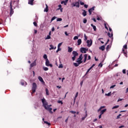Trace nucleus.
Instances as JSON below:
<instances>
[{"label":"nucleus","mask_w":128,"mask_h":128,"mask_svg":"<svg viewBox=\"0 0 128 128\" xmlns=\"http://www.w3.org/2000/svg\"><path fill=\"white\" fill-rule=\"evenodd\" d=\"M42 102L43 106H44L45 110H46L50 112V114H52V108H50L52 105L48 106V102L46 100V99L44 98H43L42 99Z\"/></svg>","instance_id":"f257e3e1"},{"label":"nucleus","mask_w":128,"mask_h":128,"mask_svg":"<svg viewBox=\"0 0 128 128\" xmlns=\"http://www.w3.org/2000/svg\"><path fill=\"white\" fill-rule=\"evenodd\" d=\"M82 54H80L78 58L76 60V62L78 63L74 62V66L78 67V66H80V64H82Z\"/></svg>","instance_id":"f03ea898"},{"label":"nucleus","mask_w":128,"mask_h":128,"mask_svg":"<svg viewBox=\"0 0 128 128\" xmlns=\"http://www.w3.org/2000/svg\"><path fill=\"white\" fill-rule=\"evenodd\" d=\"M128 50V45L125 44L122 50V54H124V56H125L126 58H128V50Z\"/></svg>","instance_id":"7ed1b4c3"},{"label":"nucleus","mask_w":128,"mask_h":128,"mask_svg":"<svg viewBox=\"0 0 128 128\" xmlns=\"http://www.w3.org/2000/svg\"><path fill=\"white\" fill-rule=\"evenodd\" d=\"M106 108V106H100V108L98 110V112H100V114H104V112H106V109L102 110V108Z\"/></svg>","instance_id":"20e7f679"},{"label":"nucleus","mask_w":128,"mask_h":128,"mask_svg":"<svg viewBox=\"0 0 128 128\" xmlns=\"http://www.w3.org/2000/svg\"><path fill=\"white\" fill-rule=\"evenodd\" d=\"M36 84L34 82L32 84V94H34V92H36Z\"/></svg>","instance_id":"39448f33"},{"label":"nucleus","mask_w":128,"mask_h":128,"mask_svg":"<svg viewBox=\"0 0 128 128\" xmlns=\"http://www.w3.org/2000/svg\"><path fill=\"white\" fill-rule=\"evenodd\" d=\"M72 54H73L74 56L72 57V60L74 61V60H75L76 56H78V53L76 51H73Z\"/></svg>","instance_id":"423d86ee"},{"label":"nucleus","mask_w":128,"mask_h":128,"mask_svg":"<svg viewBox=\"0 0 128 128\" xmlns=\"http://www.w3.org/2000/svg\"><path fill=\"white\" fill-rule=\"evenodd\" d=\"M72 6V8H74V6H76V8H80V2H73L71 4Z\"/></svg>","instance_id":"0eeeda50"},{"label":"nucleus","mask_w":128,"mask_h":128,"mask_svg":"<svg viewBox=\"0 0 128 128\" xmlns=\"http://www.w3.org/2000/svg\"><path fill=\"white\" fill-rule=\"evenodd\" d=\"M46 66H50V68H52V64L50 62L48 59H47L46 61Z\"/></svg>","instance_id":"6e6552de"},{"label":"nucleus","mask_w":128,"mask_h":128,"mask_svg":"<svg viewBox=\"0 0 128 128\" xmlns=\"http://www.w3.org/2000/svg\"><path fill=\"white\" fill-rule=\"evenodd\" d=\"M86 42L87 46H88V48H90V46H92V40H88Z\"/></svg>","instance_id":"1a4fd4ad"},{"label":"nucleus","mask_w":128,"mask_h":128,"mask_svg":"<svg viewBox=\"0 0 128 128\" xmlns=\"http://www.w3.org/2000/svg\"><path fill=\"white\" fill-rule=\"evenodd\" d=\"M12 2H10V15L14 14V10L12 9Z\"/></svg>","instance_id":"9d476101"},{"label":"nucleus","mask_w":128,"mask_h":128,"mask_svg":"<svg viewBox=\"0 0 128 128\" xmlns=\"http://www.w3.org/2000/svg\"><path fill=\"white\" fill-rule=\"evenodd\" d=\"M88 58V54H84L83 56H82V60H82V62H86V58Z\"/></svg>","instance_id":"9b49d317"},{"label":"nucleus","mask_w":128,"mask_h":128,"mask_svg":"<svg viewBox=\"0 0 128 128\" xmlns=\"http://www.w3.org/2000/svg\"><path fill=\"white\" fill-rule=\"evenodd\" d=\"M82 120H86V116H88V111H86L85 112V114L82 115Z\"/></svg>","instance_id":"f8f14e48"},{"label":"nucleus","mask_w":128,"mask_h":128,"mask_svg":"<svg viewBox=\"0 0 128 128\" xmlns=\"http://www.w3.org/2000/svg\"><path fill=\"white\" fill-rule=\"evenodd\" d=\"M87 50H88V49H86V48H80V52H82V53H84V54H86Z\"/></svg>","instance_id":"ddd939ff"},{"label":"nucleus","mask_w":128,"mask_h":128,"mask_svg":"<svg viewBox=\"0 0 128 128\" xmlns=\"http://www.w3.org/2000/svg\"><path fill=\"white\" fill-rule=\"evenodd\" d=\"M38 80H39L40 82H42V84H44V79H42V76H39L38 77Z\"/></svg>","instance_id":"4468645a"},{"label":"nucleus","mask_w":128,"mask_h":128,"mask_svg":"<svg viewBox=\"0 0 128 128\" xmlns=\"http://www.w3.org/2000/svg\"><path fill=\"white\" fill-rule=\"evenodd\" d=\"M94 7H92L88 10L90 16V14H92V12H94Z\"/></svg>","instance_id":"2eb2a0df"},{"label":"nucleus","mask_w":128,"mask_h":128,"mask_svg":"<svg viewBox=\"0 0 128 128\" xmlns=\"http://www.w3.org/2000/svg\"><path fill=\"white\" fill-rule=\"evenodd\" d=\"M36 66V60L30 64V68H34V66Z\"/></svg>","instance_id":"dca6fc26"},{"label":"nucleus","mask_w":128,"mask_h":128,"mask_svg":"<svg viewBox=\"0 0 128 128\" xmlns=\"http://www.w3.org/2000/svg\"><path fill=\"white\" fill-rule=\"evenodd\" d=\"M34 0H28V4L31 6H34Z\"/></svg>","instance_id":"f3484780"},{"label":"nucleus","mask_w":128,"mask_h":128,"mask_svg":"<svg viewBox=\"0 0 128 128\" xmlns=\"http://www.w3.org/2000/svg\"><path fill=\"white\" fill-rule=\"evenodd\" d=\"M68 0H62L61 2V4H64V6H66V4H68Z\"/></svg>","instance_id":"a211bd4d"},{"label":"nucleus","mask_w":128,"mask_h":128,"mask_svg":"<svg viewBox=\"0 0 128 128\" xmlns=\"http://www.w3.org/2000/svg\"><path fill=\"white\" fill-rule=\"evenodd\" d=\"M50 50H56V47L54 48V45H52V44L50 45Z\"/></svg>","instance_id":"6ab92c4d"},{"label":"nucleus","mask_w":128,"mask_h":128,"mask_svg":"<svg viewBox=\"0 0 128 128\" xmlns=\"http://www.w3.org/2000/svg\"><path fill=\"white\" fill-rule=\"evenodd\" d=\"M46 8L44 10V12H48V4H46Z\"/></svg>","instance_id":"aec40b11"},{"label":"nucleus","mask_w":128,"mask_h":128,"mask_svg":"<svg viewBox=\"0 0 128 128\" xmlns=\"http://www.w3.org/2000/svg\"><path fill=\"white\" fill-rule=\"evenodd\" d=\"M108 36L109 38H112L113 34H112V32L111 33L108 32Z\"/></svg>","instance_id":"412c9836"},{"label":"nucleus","mask_w":128,"mask_h":128,"mask_svg":"<svg viewBox=\"0 0 128 128\" xmlns=\"http://www.w3.org/2000/svg\"><path fill=\"white\" fill-rule=\"evenodd\" d=\"M82 44V39H79L78 40V46H80Z\"/></svg>","instance_id":"4be33fe9"},{"label":"nucleus","mask_w":128,"mask_h":128,"mask_svg":"<svg viewBox=\"0 0 128 128\" xmlns=\"http://www.w3.org/2000/svg\"><path fill=\"white\" fill-rule=\"evenodd\" d=\"M106 48V46H101L100 47V50H104V48Z\"/></svg>","instance_id":"5701e85b"},{"label":"nucleus","mask_w":128,"mask_h":128,"mask_svg":"<svg viewBox=\"0 0 128 128\" xmlns=\"http://www.w3.org/2000/svg\"><path fill=\"white\" fill-rule=\"evenodd\" d=\"M72 52V48L68 46V52Z\"/></svg>","instance_id":"b1692460"},{"label":"nucleus","mask_w":128,"mask_h":128,"mask_svg":"<svg viewBox=\"0 0 128 128\" xmlns=\"http://www.w3.org/2000/svg\"><path fill=\"white\" fill-rule=\"evenodd\" d=\"M46 96H50V92H48V89L47 88H46Z\"/></svg>","instance_id":"393cba45"},{"label":"nucleus","mask_w":128,"mask_h":128,"mask_svg":"<svg viewBox=\"0 0 128 128\" xmlns=\"http://www.w3.org/2000/svg\"><path fill=\"white\" fill-rule=\"evenodd\" d=\"M91 26H92V28H93V30H94V32H96V27L95 26H94L92 24H91Z\"/></svg>","instance_id":"a878e982"},{"label":"nucleus","mask_w":128,"mask_h":128,"mask_svg":"<svg viewBox=\"0 0 128 128\" xmlns=\"http://www.w3.org/2000/svg\"><path fill=\"white\" fill-rule=\"evenodd\" d=\"M83 12L82 14L83 16H86V11L85 10H83Z\"/></svg>","instance_id":"bb28decb"},{"label":"nucleus","mask_w":128,"mask_h":128,"mask_svg":"<svg viewBox=\"0 0 128 128\" xmlns=\"http://www.w3.org/2000/svg\"><path fill=\"white\" fill-rule=\"evenodd\" d=\"M43 58L44 60H46V61L47 60H48V56L46 54L44 55Z\"/></svg>","instance_id":"cd10ccee"},{"label":"nucleus","mask_w":128,"mask_h":128,"mask_svg":"<svg viewBox=\"0 0 128 128\" xmlns=\"http://www.w3.org/2000/svg\"><path fill=\"white\" fill-rule=\"evenodd\" d=\"M120 108V106H118V105L112 108V110H114L116 108Z\"/></svg>","instance_id":"c85d7f7f"},{"label":"nucleus","mask_w":128,"mask_h":128,"mask_svg":"<svg viewBox=\"0 0 128 128\" xmlns=\"http://www.w3.org/2000/svg\"><path fill=\"white\" fill-rule=\"evenodd\" d=\"M105 96H112V92H110L108 94H106Z\"/></svg>","instance_id":"c756f323"},{"label":"nucleus","mask_w":128,"mask_h":128,"mask_svg":"<svg viewBox=\"0 0 128 128\" xmlns=\"http://www.w3.org/2000/svg\"><path fill=\"white\" fill-rule=\"evenodd\" d=\"M78 92H77L76 94V96L74 98V100H76V98H78Z\"/></svg>","instance_id":"7c9ffc66"},{"label":"nucleus","mask_w":128,"mask_h":128,"mask_svg":"<svg viewBox=\"0 0 128 128\" xmlns=\"http://www.w3.org/2000/svg\"><path fill=\"white\" fill-rule=\"evenodd\" d=\"M45 40H50V35H48L47 37L45 38Z\"/></svg>","instance_id":"2f4dec72"},{"label":"nucleus","mask_w":128,"mask_h":128,"mask_svg":"<svg viewBox=\"0 0 128 128\" xmlns=\"http://www.w3.org/2000/svg\"><path fill=\"white\" fill-rule=\"evenodd\" d=\"M62 18H58L56 19V22H62Z\"/></svg>","instance_id":"473e14b6"},{"label":"nucleus","mask_w":128,"mask_h":128,"mask_svg":"<svg viewBox=\"0 0 128 128\" xmlns=\"http://www.w3.org/2000/svg\"><path fill=\"white\" fill-rule=\"evenodd\" d=\"M90 70H92V68H90L86 72V74H88V72H90Z\"/></svg>","instance_id":"72a5a7b5"},{"label":"nucleus","mask_w":128,"mask_h":128,"mask_svg":"<svg viewBox=\"0 0 128 128\" xmlns=\"http://www.w3.org/2000/svg\"><path fill=\"white\" fill-rule=\"evenodd\" d=\"M43 70L45 71L48 70V67H43Z\"/></svg>","instance_id":"f704fd0d"},{"label":"nucleus","mask_w":128,"mask_h":128,"mask_svg":"<svg viewBox=\"0 0 128 128\" xmlns=\"http://www.w3.org/2000/svg\"><path fill=\"white\" fill-rule=\"evenodd\" d=\"M44 124H48V126H50V123L46 121H44Z\"/></svg>","instance_id":"c9c22d12"},{"label":"nucleus","mask_w":128,"mask_h":128,"mask_svg":"<svg viewBox=\"0 0 128 128\" xmlns=\"http://www.w3.org/2000/svg\"><path fill=\"white\" fill-rule=\"evenodd\" d=\"M62 42H60V43L58 46V48H60V46H62Z\"/></svg>","instance_id":"e433bc0d"},{"label":"nucleus","mask_w":128,"mask_h":128,"mask_svg":"<svg viewBox=\"0 0 128 128\" xmlns=\"http://www.w3.org/2000/svg\"><path fill=\"white\" fill-rule=\"evenodd\" d=\"M64 68V66H62V64H60L59 65L58 68Z\"/></svg>","instance_id":"4c0bfd02"},{"label":"nucleus","mask_w":128,"mask_h":128,"mask_svg":"<svg viewBox=\"0 0 128 128\" xmlns=\"http://www.w3.org/2000/svg\"><path fill=\"white\" fill-rule=\"evenodd\" d=\"M78 40V36H75L74 38V40Z\"/></svg>","instance_id":"58836bf2"},{"label":"nucleus","mask_w":128,"mask_h":128,"mask_svg":"<svg viewBox=\"0 0 128 128\" xmlns=\"http://www.w3.org/2000/svg\"><path fill=\"white\" fill-rule=\"evenodd\" d=\"M88 22V20H86V19L84 18L83 20V22L84 24H86V22Z\"/></svg>","instance_id":"ea45409f"},{"label":"nucleus","mask_w":128,"mask_h":128,"mask_svg":"<svg viewBox=\"0 0 128 128\" xmlns=\"http://www.w3.org/2000/svg\"><path fill=\"white\" fill-rule=\"evenodd\" d=\"M62 50V48H58V50H57L56 51V52H60V50Z\"/></svg>","instance_id":"a19ab883"},{"label":"nucleus","mask_w":128,"mask_h":128,"mask_svg":"<svg viewBox=\"0 0 128 128\" xmlns=\"http://www.w3.org/2000/svg\"><path fill=\"white\" fill-rule=\"evenodd\" d=\"M58 6L59 8H58L57 9L58 10H60V8H62V5H61V4L58 5Z\"/></svg>","instance_id":"79ce46f5"},{"label":"nucleus","mask_w":128,"mask_h":128,"mask_svg":"<svg viewBox=\"0 0 128 128\" xmlns=\"http://www.w3.org/2000/svg\"><path fill=\"white\" fill-rule=\"evenodd\" d=\"M33 24L34 26H38V24L36 23V22H33Z\"/></svg>","instance_id":"37998d69"},{"label":"nucleus","mask_w":128,"mask_h":128,"mask_svg":"<svg viewBox=\"0 0 128 128\" xmlns=\"http://www.w3.org/2000/svg\"><path fill=\"white\" fill-rule=\"evenodd\" d=\"M84 40H88V36L86 35V34H84Z\"/></svg>","instance_id":"c03bdc74"},{"label":"nucleus","mask_w":128,"mask_h":128,"mask_svg":"<svg viewBox=\"0 0 128 128\" xmlns=\"http://www.w3.org/2000/svg\"><path fill=\"white\" fill-rule=\"evenodd\" d=\"M24 84H26V82H21V84L22 86H24Z\"/></svg>","instance_id":"a18cd8bd"},{"label":"nucleus","mask_w":128,"mask_h":128,"mask_svg":"<svg viewBox=\"0 0 128 128\" xmlns=\"http://www.w3.org/2000/svg\"><path fill=\"white\" fill-rule=\"evenodd\" d=\"M56 16H54L53 18H52V20H51V22H52V20H54V19L56 18Z\"/></svg>","instance_id":"49530a36"},{"label":"nucleus","mask_w":128,"mask_h":128,"mask_svg":"<svg viewBox=\"0 0 128 128\" xmlns=\"http://www.w3.org/2000/svg\"><path fill=\"white\" fill-rule=\"evenodd\" d=\"M109 30H110V34H112V28H109Z\"/></svg>","instance_id":"de8ad7c7"},{"label":"nucleus","mask_w":128,"mask_h":128,"mask_svg":"<svg viewBox=\"0 0 128 128\" xmlns=\"http://www.w3.org/2000/svg\"><path fill=\"white\" fill-rule=\"evenodd\" d=\"M58 104H62V100H58Z\"/></svg>","instance_id":"09e8293b"},{"label":"nucleus","mask_w":128,"mask_h":128,"mask_svg":"<svg viewBox=\"0 0 128 128\" xmlns=\"http://www.w3.org/2000/svg\"><path fill=\"white\" fill-rule=\"evenodd\" d=\"M70 112H71V114H76V112H74V111H70Z\"/></svg>","instance_id":"8fccbe9b"},{"label":"nucleus","mask_w":128,"mask_h":128,"mask_svg":"<svg viewBox=\"0 0 128 128\" xmlns=\"http://www.w3.org/2000/svg\"><path fill=\"white\" fill-rule=\"evenodd\" d=\"M121 116H122V114H120L119 115H118V116H117L116 118H117V119L120 118V117Z\"/></svg>","instance_id":"3c124183"},{"label":"nucleus","mask_w":128,"mask_h":128,"mask_svg":"<svg viewBox=\"0 0 128 128\" xmlns=\"http://www.w3.org/2000/svg\"><path fill=\"white\" fill-rule=\"evenodd\" d=\"M80 4H81V6H84V2H80Z\"/></svg>","instance_id":"603ef678"},{"label":"nucleus","mask_w":128,"mask_h":128,"mask_svg":"<svg viewBox=\"0 0 128 128\" xmlns=\"http://www.w3.org/2000/svg\"><path fill=\"white\" fill-rule=\"evenodd\" d=\"M115 86H116V85L112 86L110 87V88H114Z\"/></svg>","instance_id":"864d4df0"},{"label":"nucleus","mask_w":128,"mask_h":128,"mask_svg":"<svg viewBox=\"0 0 128 128\" xmlns=\"http://www.w3.org/2000/svg\"><path fill=\"white\" fill-rule=\"evenodd\" d=\"M88 6L86 5V4H84V7L86 8H88Z\"/></svg>","instance_id":"5fc2aeb1"},{"label":"nucleus","mask_w":128,"mask_h":128,"mask_svg":"<svg viewBox=\"0 0 128 128\" xmlns=\"http://www.w3.org/2000/svg\"><path fill=\"white\" fill-rule=\"evenodd\" d=\"M104 26H105V28H106V30H108V26H106V24H104Z\"/></svg>","instance_id":"6e6d98bb"},{"label":"nucleus","mask_w":128,"mask_h":128,"mask_svg":"<svg viewBox=\"0 0 128 128\" xmlns=\"http://www.w3.org/2000/svg\"><path fill=\"white\" fill-rule=\"evenodd\" d=\"M98 66H100V68H102V63H100L98 65Z\"/></svg>","instance_id":"4d7b16f0"},{"label":"nucleus","mask_w":128,"mask_h":128,"mask_svg":"<svg viewBox=\"0 0 128 128\" xmlns=\"http://www.w3.org/2000/svg\"><path fill=\"white\" fill-rule=\"evenodd\" d=\"M96 65L94 64H93L90 67V68H94V66Z\"/></svg>","instance_id":"13d9d810"},{"label":"nucleus","mask_w":128,"mask_h":128,"mask_svg":"<svg viewBox=\"0 0 128 128\" xmlns=\"http://www.w3.org/2000/svg\"><path fill=\"white\" fill-rule=\"evenodd\" d=\"M91 58H90V56H88V60H90Z\"/></svg>","instance_id":"bf43d9fd"},{"label":"nucleus","mask_w":128,"mask_h":128,"mask_svg":"<svg viewBox=\"0 0 128 128\" xmlns=\"http://www.w3.org/2000/svg\"><path fill=\"white\" fill-rule=\"evenodd\" d=\"M124 128V126L122 125V126H119V128Z\"/></svg>","instance_id":"052dcab7"},{"label":"nucleus","mask_w":128,"mask_h":128,"mask_svg":"<svg viewBox=\"0 0 128 128\" xmlns=\"http://www.w3.org/2000/svg\"><path fill=\"white\" fill-rule=\"evenodd\" d=\"M52 32H54V27L52 28Z\"/></svg>","instance_id":"680f3d73"},{"label":"nucleus","mask_w":128,"mask_h":128,"mask_svg":"<svg viewBox=\"0 0 128 128\" xmlns=\"http://www.w3.org/2000/svg\"><path fill=\"white\" fill-rule=\"evenodd\" d=\"M122 98H119V99L118 100V102H122Z\"/></svg>","instance_id":"e2e57ef3"},{"label":"nucleus","mask_w":128,"mask_h":128,"mask_svg":"<svg viewBox=\"0 0 128 128\" xmlns=\"http://www.w3.org/2000/svg\"><path fill=\"white\" fill-rule=\"evenodd\" d=\"M102 114H100V115L98 116V118H102Z\"/></svg>","instance_id":"0e129e2a"},{"label":"nucleus","mask_w":128,"mask_h":128,"mask_svg":"<svg viewBox=\"0 0 128 128\" xmlns=\"http://www.w3.org/2000/svg\"><path fill=\"white\" fill-rule=\"evenodd\" d=\"M64 34H66V36H68V32H64Z\"/></svg>","instance_id":"69168bd1"},{"label":"nucleus","mask_w":128,"mask_h":128,"mask_svg":"<svg viewBox=\"0 0 128 128\" xmlns=\"http://www.w3.org/2000/svg\"><path fill=\"white\" fill-rule=\"evenodd\" d=\"M122 72H123V74H126V70H123Z\"/></svg>","instance_id":"338daca9"},{"label":"nucleus","mask_w":128,"mask_h":128,"mask_svg":"<svg viewBox=\"0 0 128 128\" xmlns=\"http://www.w3.org/2000/svg\"><path fill=\"white\" fill-rule=\"evenodd\" d=\"M110 45H108L107 46H106V50H108V48H110Z\"/></svg>","instance_id":"774afa93"}]
</instances>
